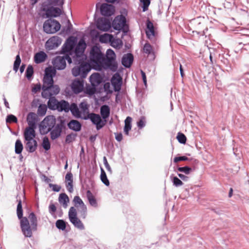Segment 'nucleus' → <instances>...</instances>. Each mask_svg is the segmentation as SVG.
I'll list each match as a JSON object with an SVG mask.
<instances>
[{"instance_id":"f257e3e1","label":"nucleus","mask_w":249,"mask_h":249,"mask_svg":"<svg viewBox=\"0 0 249 249\" xmlns=\"http://www.w3.org/2000/svg\"><path fill=\"white\" fill-rule=\"evenodd\" d=\"M18 203L17 207V216L20 219V226L21 231L25 237L31 238L33 236V231L37 229V219L34 212H31L27 217L23 216L22 201L17 200Z\"/></svg>"},{"instance_id":"f03ea898","label":"nucleus","mask_w":249,"mask_h":249,"mask_svg":"<svg viewBox=\"0 0 249 249\" xmlns=\"http://www.w3.org/2000/svg\"><path fill=\"white\" fill-rule=\"evenodd\" d=\"M80 111L78 118L83 120L90 119L93 124H106L104 119L99 114L94 113H89V105L85 101L81 102L79 104Z\"/></svg>"},{"instance_id":"7ed1b4c3","label":"nucleus","mask_w":249,"mask_h":249,"mask_svg":"<svg viewBox=\"0 0 249 249\" xmlns=\"http://www.w3.org/2000/svg\"><path fill=\"white\" fill-rule=\"evenodd\" d=\"M77 66L71 69V73L74 77H79L81 79H85L88 73L92 69L91 67L88 63L86 60L81 59L77 61H73Z\"/></svg>"},{"instance_id":"20e7f679","label":"nucleus","mask_w":249,"mask_h":249,"mask_svg":"<svg viewBox=\"0 0 249 249\" xmlns=\"http://www.w3.org/2000/svg\"><path fill=\"white\" fill-rule=\"evenodd\" d=\"M105 57L100 48L97 46H93L90 51L89 60L87 61L91 68L98 67L103 62Z\"/></svg>"},{"instance_id":"39448f33","label":"nucleus","mask_w":249,"mask_h":249,"mask_svg":"<svg viewBox=\"0 0 249 249\" xmlns=\"http://www.w3.org/2000/svg\"><path fill=\"white\" fill-rule=\"evenodd\" d=\"M59 112H65L68 113L70 111L73 116L78 118L80 111L79 106L75 103H72L71 105L69 102L65 100H61L58 101L56 109Z\"/></svg>"},{"instance_id":"423d86ee","label":"nucleus","mask_w":249,"mask_h":249,"mask_svg":"<svg viewBox=\"0 0 249 249\" xmlns=\"http://www.w3.org/2000/svg\"><path fill=\"white\" fill-rule=\"evenodd\" d=\"M111 27L115 30L118 32L122 31L124 34L127 33L129 31V26L127 24L126 18L121 14L117 16L113 20Z\"/></svg>"},{"instance_id":"0eeeda50","label":"nucleus","mask_w":249,"mask_h":249,"mask_svg":"<svg viewBox=\"0 0 249 249\" xmlns=\"http://www.w3.org/2000/svg\"><path fill=\"white\" fill-rule=\"evenodd\" d=\"M87 45L85 40L82 38L80 39L73 48L72 58L73 61H77L82 59L86 60L87 56L85 54V52Z\"/></svg>"},{"instance_id":"6e6552de","label":"nucleus","mask_w":249,"mask_h":249,"mask_svg":"<svg viewBox=\"0 0 249 249\" xmlns=\"http://www.w3.org/2000/svg\"><path fill=\"white\" fill-rule=\"evenodd\" d=\"M61 28L60 23L56 20L49 18L43 23V29L48 34H53L58 31Z\"/></svg>"},{"instance_id":"1a4fd4ad","label":"nucleus","mask_w":249,"mask_h":249,"mask_svg":"<svg viewBox=\"0 0 249 249\" xmlns=\"http://www.w3.org/2000/svg\"><path fill=\"white\" fill-rule=\"evenodd\" d=\"M41 10L45 12L46 18L48 19L59 17L62 14V11L59 8L46 4V2L42 3Z\"/></svg>"},{"instance_id":"9d476101","label":"nucleus","mask_w":249,"mask_h":249,"mask_svg":"<svg viewBox=\"0 0 249 249\" xmlns=\"http://www.w3.org/2000/svg\"><path fill=\"white\" fill-rule=\"evenodd\" d=\"M206 19L204 17H198L192 20L196 31H193V33H196L197 35L203 36L205 34V31L208 30L205 26Z\"/></svg>"},{"instance_id":"9b49d317","label":"nucleus","mask_w":249,"mask_h":249,"mask_svg":"<svg viewBox=\"0 0 249 249\" xmlns=\"http://www.w3.org/2000/svg\"><path fill=\"white\" fill-rule=\"evenodd\" d=\"M66 61L69 64L72 63L71 57L63 56H57L53 60V63L54 68L58 70H63L66 67Z\"/></svg>"},{"instance_id":"f8f14e48","label":"nucleus","mask_w":249,"mask_h":249,"mask_svg":"<svg viewBox=\"0 0 249 249\" xmlns=\"http://www.w3.org/2000/svg\"><path fill=\"white\" fill-rule=\"evenodd\" d=\"M69 218L74 226L80 230H84V226L77 216V212L74 207H71L69 211Z\"/></svg>"},{"instance_id":"ddd939ff","label":"nucleus","mask_w":249,"mask_h":249,"mask_svg":"<svg viewBox=\"0 0 249 249\" xmlns=\"http://www.w3.org/2000/svg\"><path fill=\"white\" fill-rule=\"evenodd\" d=\"M101 65L105 70H109L113 72H116L118 67L116 59H109L108 57L103 59Z\"/></svg>"},{"instance_id":"4468645a","label":"nucleus","mask_w":249,"mask_h":249,"mask_svg":"<svg viewBox=\"0 0 249 249\" xmlns=\"http://www.w3.org/2000/svg\"><path fill=\"white\" fill-rule=\"evenodd\" d=\"M96 27L101 31H108L111 27V23L108 18H100L96 21Z\"/></svg>"},{"instance_id":"2eb2a0df","label":"nucleus","mask_w":249,"mask_h":249,"mask_svg":"<svg viewBox=\"0 0 249 249\" xmlns=\"http://www.w3.org/2000/svg\"><path fill=\"white\" fill-rule=\"evenodd\" d=\"M100 10L102 16L109 17L114 14L115 7L111 4L104 3L101 4Z\"/></svg>"},{"instance_id":"dca6fc26","label":"nucleus","mask_w":249,"mask_h":249,"mask_svg":"<svg viewBox=\"0 0 249 249\" xmlns=\"http://www.w3.org/2000/svg\"><path fill=\"white\" fill-rule=\"evenodd\" d=\"M62 39L58 36H53L50 37L46 42V48L48 50H52L57 48L61 43Z\"/></svg>"},{"instance_id":"f3484780","label":"nucleus","mask_w":249,"mask_h":249,"mask_svg":"<svg viewBox=\"0 0 249 249\" xmlns=\"http://www.w3.org/2000/svg\"><path fill=\"white\" fill-rule=\"evenodd\" d=\"M84 79L76 78L74 79L71 85L72 91L75 94L82 92L84 89Z\"/></svg>"},{"instance_id":"a211bd4d","label":"nucleus","mask_w":249,"mask_h":249,"mask_svg":"<svg viewBox=\"0 0 249 249\" xmlns=\"http://www.w3.org/2000/svg\"><path fill=\"white\" fill-rule=\"evenodd\" d=\"M111 85L113 87L114 90L117 92H120L122 85L123 80L118 73H116L113 75L111 80Z\"/></svg>"},{"instance_id":"6ab92c4d","label":"nucleus","mask_w":249,"mask_h":249,"mask_svg":"<svg viewBox=\"0 0 249 249\" xmlns=\"http://www.w3.org/2000/svg\"><path fill=\"white\" fill-rule=\"evenodd\" d=\"M51 126L50 131L51 139L52 140H55L59 138L62 133V130L65 128L66 125H48Z\"/></svg>"},{"instance_id":"aec40b11","label":"nucleus","mask_w":249,"mask_h":249,"mask_svg":"<svg viewBox=\"0 0 249 249\" xmlns=\"http://www.w3.org/2000/svg\"><path fill=\"white\" fill-rule=\"evenodd\" d=\"M37 125H29V126L26 128L24 133L25 140L34 139L36 135L35 129Z\"/></svg>"},{"instance_id":"412c9836","label":"nucleus","mask_w":249,"mask_h":249,"mask_svg":"<svg viewBox=\"0 0 249 249\" xmlns=\"http://www.w3.org/2000/svg\"><path fill=\"white\" fill-rule=\"evenodd\" d=\"M134 60L133 55L131 53L124 54L122 58V64L126 68H129Z\"/></svg>"},{"instance_id":"4be33fe9","label":"nucleus","mask_w":249,"mask_h":249,"mask_svg":"<svg viewBox=\"0 0 249 249\" xmlns=\"http://www.w3.org/2000/svg\"><path fill=\"white\" fill-rule=\"evenodd\" d=\"M146 29L145 31L147 37L151 39V36L154 37L155 36V32L153 23L149 19H147L146 23Z\"/></svg>"},{"instance_id":"5701e85b","label":"nucleus","mask_w":249,"mask_h":249,"mask_svg":"<svg viewBox=\"0 0 249 249\" xmlns=\"http://www.w3.org/2000/svg\"><path fill=\"white\" fill-rule=\"evenodd\" d=\"M53 77L44 76L43 79L42 90H50L51 87L54 84V80Z\"/></svg>"},{"instance_id":"b1692460","label":"nucleus","mask_w":249,"mask_h":249,"mask_svg":"<svg viewBox=\"0 0 249 249\" xmlns=\"http://www.w3.org/2000/svg\"><path fill=\"white\" fill-rule=\"evenodd\" d=\"M26 143L25 145V148L26 150L29 153L34 152L37 148V142L35 139H31V140H25Z\"/></svg>"},{"instance_id":"393cba45","label":"nucleus","mask_w":249,"mask_h":249,"mask_svg":"<svg viewBox=\"0 0 249 249\" xmlns=\"http://www.w3.org/2000/svg\"><path fill=\"white\" fill-rule=\"evenodd\" d=\"M89 80L91 85L93 87H96L101 83L102 77L99 73H94L90 76Z\"/></svg>"},{"instance_id":"a878e982","label":"nucleus","mask_w":249,"mask_h":249,"mask_svg":"<svg viewBox=\"0 0 249 249\" xmlns=\"http://www.w3.org/2000/svg\"><path fill=\"white\" fill-rule=\"evenodd\" d=\"M110 107L108 105H104L100 107V114L102 118L104 119V122H107V119L110 115Z\"/></svg>"},{"instance_id":"bb28decb","label":"nucleus","mask_w":249,"mask_h":249,"mask_svg":"<svg viewBox=\"0 0 249 249\" xmlns=\"http://www.w3.org/2000/svg\"><path fill=\"white\" fill-rule=\"evenodd\" d=\"M73 52V48L72 47H71L70 46H68L67 44L64 43L61 48L60 54H63L65 56H69L71 57V56L72 57Z\"/></svg>"},{"instance_id":"cd10ccee","label":"nucleus","mask_w":249,"mask_h":249,"mask_svg":"<svg viewBox=\"0 0 249 249\" xmlns=\"http://www.w3.org/2000/svg\"><path fill=\"white\" fill-rule=\"evenodd\" d=\"M229 56H230L227 53L225 54H222V55L220 56V61L221 63L225 65L226 70L227 71H230L231 70V66L228 58Z\"/></svg>"},{"instance_id":"c85d7f7f","label":"nucleus","mask_w":249,"mask_h":249,"mask_svg":"<svg viewBox=\"0 0 249 249\" xmlns=\"http://www.w3.org/2000/svg\"><path fill=\"white\" fill-rule=\"evenodd\" d=\"M47 57V55L44 52L41 51L36 53L34 57V61L36 64L44 62Z\"/></svg>"},{"instance_id":"c756f323","label":"nucleus","mask_w":249,"mask_h":249,"mask_svg":"<svg viewBox=\"0 0 249 249\" xmlns=\"http://www.w3.org/2000/svg\"><path fill=\"white\" fill-rule=\"evenodd\" d=\"M26 121L28 124H37L38 117L35 113L31 112L28 114Z\"/></svg>"},{"instance_id":"7c9ffc66","label":"nucleus","mask_w":249,"mask_h":249,"mask_svg":"<svg viewBox=\"0 0 249 249\" xmlns=\"http://www.w3.org/2000/svg\"><path fill=\"white\" fill-rule=\"evenodd\" d=\"M58 101L54 97H51L48 102L47 107L52 110H55L57 108Z\"/></svg>"},{"instance_id":"2f4dec72","label":"nucleus","mask_w":249,"mask_h":249,"mask_svg":"<svg viewBox=\"0 0 249 249\" xmlns=\"http://www.w3.org/2000/svg\"><path fill=\"white\" fill-rule=\"evenodd\" d=\"M58 201L64 208H66L69 202V198L65 193H61L59 195Z\"/></svg>"},{"instance_id":"473e14b6","label":"nucleus","mask_w":249,"mask_h":249,"mask_svg":"<svg viewBox=\"0 0 249 249\" xmlns=\"http://www.w3.org/2000/svg\"><path fill=\"white\" fill-rule=\"evenodd\" d=\"M87 196L90 205L94 207H97L98 206L97 200L94 197V196H93L90 191H87Z\"/></svg>"},{"instance_id":"72a5a7b5","label":"nucleus","mask_w":249,"mask_h":249,"mask_svg":"<svg viewBox=\"0 0 249 249\" xmlns=\"http://www.w3.org/2000/svg\"><path fill=\"white\" fill-rule=\"evenodd\" d=\"M110 45L115 49H120L123 46V41L120 39L117 38H115L113 36Z\"/></svg>"},{"instance_id":"f704fd0d","label":"nucleus","mask_w":249,"mask_h":249,"mask_svg":"<svg viewBox=\"0 0 249 249\" xmlns=\"http://www.w3.org/2000/svg\"><path fill=\"white\" fill-rule=\"evenodd\" d=\"M55 119L53 115L46 116L44 120L37 124H56L54 122Z\"/></svg>"},{"instance_id":"c9c22d12","label":"nucleus","mask_w":249,"mask_h":249,"mask_svg":"<svg viewBox=\"0 0 249 249\" xmlns=\"http://www.w3.org/2000/svg\"><path fill=\"white\" fill-rule=\"evenodd\" d=\"M187 160H193V163L194 164H197L198 163V161L197 160L192 159V158L189 159L185 156L176 157L174 159V162L175 163H177L180 161H187Z\"/></svg>"},{"instance_id":"e433bc0d","label":"nucleus","mask_w":249,"mask_h":249,"mask_svg":"<svg viewBox=\"0 0 249 249\" xmlns=\"http://www.w3.org/2000/svg\"><path fill=\"white\" fill-rule=\"evenodd\" d=\"M23 144L19 139L17 140L15 142V152L17 154H20L23 150Z\"/></svg>"},{"instance_id":"4c0bfd02","label":"nucleus","mask_w":249,"mask_h":249,"mask_svg":"<svg viewBox=\"0 0 249 249\" xmlns=\"http://www.w3.org/2000/svg\"><path fill=\"white\" fill-rule=\"evenodd\" d=\"M100 178L102 182L107 186L109 185V181L103 168H101Z\"/></svg>"},{"instance_id":"58836bf2","label":"nucleus","mask_w":249,"mask_h":249,"mask_svg":"<svg viewBox=\"0 0 249 249\" xmlns=\"http://www.w3.org/2000/svg\"><path fill=\"white\" fill-rule=\"evenodd\" d=\"M34 68L31 65L28 66L26 71H25V77L28 80H30L33 78L34 74Z\"/></svg>"},{"instance_id":"ea45409f","label":"nucleus","mask_w":249,"mask_h":249,"mask_svg":"<svg viewBox=\"0 0 249 249\" xmlns=\"http://www.w3.org/2000/svg\"><path fill=\"white\" fill-rule=\"evenodd\" d=\"M67 223L63 219H58L56 221V227L62 231H65L66 228Z\"/></svg>"},{"instance_id":"a19ab883","label":"nucleus","mask_w":249,"mask_h":249,"mask_svg":"<svg viewBox=\"0 0 249 249\" xmlns=\"http://www.w3.org/2000/svg\"><path fill=\"white\" fill-rule=\"evenodd\" d=\"M56 70L54 67L47 68L45 70L44 75L54 77L56 74Z\"/></svg>"},{"instance_id":"79ce46f5","label":"nucleus","mask_w":249,"mask_h":249,"mask_svg":"<svg viewBox=\"0 0 249 249\" xmlns=\"http://www.w3.org/2000/svg\"><path fill=\"white\" fill-rule=\"evenodd\" d=\"M113 35L111 34H106L102 36L100 38V41L101 43L109 42L110 43L112 39Z\"/></svg>"},{"instance_id":"37998d69","label":"nucleus","mask_w":249,"mask_h":249,"mask_svg":"<svg viewBox=\"0 0 249 249\" xmlns=\"http://www.w3.org/2000/svg\"><path fill=\"white\" fill-rule=\"evenodd\" d=\"M39 127V131L41 135H43L47 134L48 132H50L51 130V126L48 125H37Z\"/></svg>"},{"instance_id":"c03bdc74","label":"nucleus","mask_w":249,"mask_h":249,"mask_svg":"<svg viewBox=\"0 0 249 249\" xmlns=\"http://www.w3.org/2000/svg\"><path fill=\"white\" fill-rule=\"evenodd\" d=\"M42 146L45 151H48L51 148V143L48 138L46 136L43 138Z\"/></svg>"},{"instance_id":"a18cd8bd","label":"nucleus","mask_w":249,"mask_h":249,"mask_svg":"<svg viewBox=\"0 0 249 249\" xmlns=\"http://www.w3.org/2000/svg\"><path fill=\"white\" fill-rule=\"evenodd\" d=\"M47 110V106L45 104H41L38 107L37 114L40 116H43L45 115Z\"/></svg>"},{"instance_id":"49530a36","label":"nucleus","mask_w":249,"mask_h":249,"mask_svg":"<svg viewBox=\"0 0 249 249\" xmlns=\"http://www.w3.org/2000/svg\"><path fill=\"white\" fill-rule=\"evenodd\" d=\"M5 121L6 124L17 123L18 118L14 115L10 114L7 115Z\"/></svg>"},{"instance_id":"de8ad7c7","label":"nucleus","mask_w":249,"mask_h":249,"mask_svg":"<svg viewBox=\"0 0 249 249\" xmlns=\"http://www.w3.org/2000/svg\"><path fill=\"white\" fill-rule=\"evenodd\" d=\"M21 63V59L19 54H18L16 56L15 60L14 63L13 70L15 72H17L19 69L20 64Z\"/></svg>"},{"instance_id":"09e8293b","label":"nucleus","mask_w":249,"mask_h":249,"mask_svg":"<svg viewBox=\"0 0 249 249\" xmlns=\"http://www.w3.org/2000/svg\"><path fill=\"white\" fill-rule=\"evenodd\" d=\"M74 206L78 208L85 205L82 200L79 196H75L73 200Z\"/></svg>"},{"instance_id":"8fccbe9b","label":"nucleus","mask_w":249,"mask_h":249,"mask_svg":"<svg viewBox=\"0 0 249 249\" xmlns=\"http://www.w3.org/2000/svg\"><path fill=\"white\" fill-rule=\"evenodd\" d=\"M77 134L76 133H71L67 135L65 139V142L69 144L75 140Z\"/></svg>"},{"instance_id":"3c124183","label":"nucleus","mask_w":249,"mask_h":249,"mask_svg":"<svg viewBox=\"0 0 249 249\" xmlns=\"http://www.w3.org/2000/svg\"><path fill=\"white\" fill-rule=\"evenodd\" d=\"M177 170L178 172L184 173L186 175L189 174L193 170L192 168L188 166H185L184 167H178Z\"/></svg>"},{"instance_id":"603ef678","label":"nucleus","mask_w":249,"mask_h":249,"mask_svg":"<svg viewBox=\"0 0 249 249\" xmlns=\"http://www.w3.org/2000/svg\"><path fill=\"white\" fill-rule=\"evenodd\" d=\"M48 3L46 4L56 6L58 5H62L64 3L63 0H47Z\"/></svg>"},{"instance_id":"864d4df0","label":"nucleus","mask_w":249,"mask_h":249,"mask_svg":"<svg viewBox=\"0 0 249 249\" xmlns=\"http://www.w3.org/2000/svg\"><path fill=\"white\" fill-rule=\"evenodd\" d=\"M177 139L178 140V142L181 144H185L187 140L185 135L181 132H178V133L177 136Z\"/></svg>"},{"instance_id":"5fc2aeb1","label":"nucleus","mask_w":249,"mask_h":249,"mask_svg":"<svg viewBox=\"0 0 249 249\" xmlns=\"http://www.w3.org/2000/svg\"><path fill=\"white\" fill-rule=\"evenodd\" d=\"M49 91L50 94L53 96V95H57L59 93L60 88L58 85L53 84V86L51 87Z\"/></svg>"},{"instance_id":"6e6d98bb","label":"nucleus","mask_w":249,"mask_h":249,"mask_svg":"<svg viewBox=\"0 0 249 249\" xmlns=\"http://www.w3.org/2000/svg\"><path fill=\"white\" fill-rule=\"evenodd\" d=\"M78 212L83 218H85L87 215V209L85 205L77 208Z\"/></svg>"},{"instance_id":"4d7b16f0","label":"nucleus","mask_w":249,"mask_h":249,"mask_svg":"<svg viewBox=\"0 0 249 249\" xmlns=\"http://www.w3.org/2000/svg\"><path fill=\"white\" fill-rule=\"evenodd\" d=\"M76 38L71 36L66 40L65 44H67L68 46L74 48V46L76 44Z\"/></svg>"},{"instance_id":"13d9d810","label":"nucleus","mask_w":249,"mask_h":249,"mask_svg":"<svg viewBox=\"0 0 249 249\" xmlns=\"http://www.w3.org/2000/svg\"><path fill=\"white\" fill-rule=\"evenodd\" d=\"M143 52L149 55L153 53V49L149 43H145L143 48Z\"/></svg>"},{"instance_id":"bf43d9fd","label":"nucleus","mask_w":249,"mask_h":249,"mask_svg":"<svg viewBox=\"0 0 249 249\" xmlns=\"http://www.w3.org/2000/svg\"><path fill=\"white\" fill-rule=\"evenodd\" d=\"M170 178L172 179V182L175 186L178 187L183 184L182 181L177 177H172V176H171Z\"/></svg>"},{"instance_id":"052dcab7","label":"nucleus","mask_w":249,"mask_h":249,"mask_svg":"<svg viewBox=\"0 0 249 249\" xmlns=\"http://www.w3.org/2000/svg\"><path fill=\"white\" fill-rule=\"evenodd\" d=\"M142 4V8L143 12H145L148 10V7L150 4V0H140Z\"/></svg>"},{"instance_id":"680f3d73","label":"nucleus","mask_w":249,"mask_h":249,"mask_svg":"<svg viewBox=\"0 0 249 249\" xmlns=\"http://www.w3.org/2000/svg\"><path fill=\"white\" fill-rule=\"evenodd\" d=\"M145 125H137L134 129H131V135L134 137H137L140 133V130L142 129Z\"/></svg>"},{"instance_id":"e2e57ef3","label":"nucleus","mask_w":249,"mask_h":249,"mask_svg":"<svg viewBox=\"0 0 249 249\" xmlns=\"http://www.w3.org/2000/svg\"><path fill=\"white\" fill-rule=\"evenodd\" d=\"M68 25L66 26L63 27L62 32L65 33L66 34H69L71 33V30L72 28V25L71 24L70 20H68Z\"/></svg>"},{"instance_id":"0e129e2a","label":"nucleus","mask_w":249,"mask_h":249,"mask_svg":"<svg viewBox=\"0 0 249 249\" xmlns=\"http://www.w3.org/2000/svg\"><path fill=\"white\" fill-rule=\"evenodd\" d=\"M56 211V207L55 205L53 203H51L49 206V212L52 216L54 218H56V216L55 214V213Z\"/></svg>"},{"instance_id":"69168bd1","label":"nucleus","mask_w":249,"mask_h":249,"mask_svg":"<svg viewBox=\"0 0 249 249\" xmlns=\"http://www.w3.org/2000/svg\"><path fill=\"white\" fill-rule=\"evenodd\" d=\"M107 57L109 59H116V55L114 51L111 49H108L107 51L106 58H107Z\"/></svg>"},{"instance_id":"338daca9","label":"nucleus","mask_w":249,"mask_h":249,"mask_svg":"<svg viewBox=\"0 0 249 249\" xmlns=\"http://www.w3.org/2000/svg\"><path fill=\"white\" fill-rule=\"evenodd\" d=\"M49 90H42L41 93L42 97L45 99H49L51 97H53L52 95L50 94Z\"/></svg>"},{"instance_id":"774afa93","label":"nucleus","mask_w":249,"mask_h":249,"mask_svg":"<svg viewBox=\"0 0 249 249\" xmlns=\"http://www.w3.org/2000/svg\"><path fill=\"white\" fill-rule=\"evenodd\" d=\"M103 162H104V165H105L106 168L107 169V170L109 172L111 173H112L111 168L110 165H109L106 157H104V158H103Z\"/></svg>"}]
</instances>
